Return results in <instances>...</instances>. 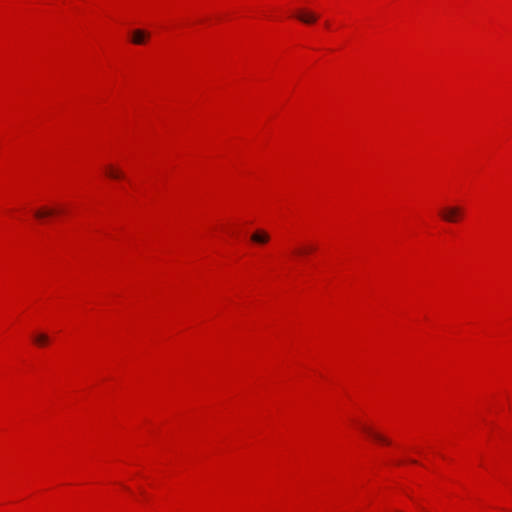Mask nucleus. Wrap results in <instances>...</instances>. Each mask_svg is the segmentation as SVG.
Returning a JSON list of instances; mask_svg holds the SVG:
<instances>
[{
  "mask_svg": "<svg viewBox=\"0 0 512 512\" xmlns=\"http://www.w3.org/2000/svg\"><path fill=\"white\" fill-rule=\"evenodd\" d=\"M313 250H314L313 246H303V247L295 249L294 253L297 256H304Z\"/></svg>",
  "mask_w": 512,
  "mask_h": 512,
  "instance_id": "nucleus-9",
  "label": "nucleus"
},
{
  "mask_svg": "<svg viewBox=\"0 0 512 512\" xmlns=\"http://www.w3.org/2000/svg\"><path fill=\"white\" fill-rule=\"evenodd\" d=\"M270 240V235L268 232L264 231V230H256L252 235H251V241H253L254 243L256 244H266L268 243Z\"/></svg>",
  "mask_w": 512,
  "mask_h": 512,
  "instance_id": "nucleus-3",
  "label": "nucleus"
},
{
  "mask_svg": "<svg viewBox=\"0 0 512 512\" xmlns=\"http://www.w3.org/2000/svg\"><path fill=\"white\" fill-rule=\"evenodd\" d=\"M57 212L58 211H56L54 209H49V208L43 207V208L36 210L34 215L37 219H44L46 217H50V216L54 215Z\"/></svg>",
  "mask_w": 512,
  "mask_h": 512,
  "instance_id": "nucleus-6",
  "label": "nucleus"
},
{
  "mask_svg": "<svg viewBox=\"0 0 512 512\" xmlns=\"http://www.w3.org/2000/svg\"><path fill=\"white\" fill-rule=\"evenodd\" d=\"M34 341L39 346H44L49 342V337L46 334H38L34 337Z\"/></svg>",
  "mask_w": 512,
  "mask_h": 512,
  "instance_id": "nucleus-8",
  "label": "nucleus"
},
{
  "mask_svg": "<svg viewBox=\"0 0 512 512\" xmlns=\"http://www.w3.org/2000/svg\"><path fill=\"white\" fill-rule=\"evenodd\" d=\"M463 209L459 206L445 207L440 211V216L444 221L456 222L462 216Z\"/></svg>",
  "mask_w": 512,
  "mask_h": 512,
  "instance_id": "nucleus-1",
  "label": "nucleus"
},
{
  "mask_svg": "<svg viewBox=\"0 0 512 512\" xmlns=\"http://www.w3.org/2000/svg\"><path fill=\"white\" fill-rule=\"evenodd\" d=\"M296 17L304 24H313L318 19V16L311 11H300Z\"/></svg>",
  "mask_w": 512,
  "mask_h": 512,
  "instance_id": "nucleus-4",
  "label": "nucleus"
},
{
  "mask_svg": "<svg viewBox=\"0 0 512 512\" xmlns=\"http://www.w3.org/2000/svg\"><path fill=\"white\" fill-rule=\"evenodd\" d=\"M150 37V33L148 31L142 29H136L132 32V43L136 45H143L146 43L147 39Z\"/></svg>",
  "mask_w": 512,
  "mask_h": 512,
  "instance_id": "nucleus-2",
  "label": "nucleus"
},
{
  "mask_svg": "<svg viewBox=\"0 0 512 512\" xmlns=\"http://www.w3.org/2000/svg\"><path fill=\"white\" fill-rule=\"evenodd\" d=\"M363 430L369 434L373 439L379 441V442H382L384 444H390V441L385 438L384 436H382L381 434L377 433V432H374L373 430H371L370 428L368 427H363Z\"/></svg>",
  "mask_w": 512,
  "mask_h": 512,
  "instance_id": "nucleus-7",
  "label": "nucleus"
},
{
  "mask_svg": "<svg viewBox=\"0 0 512 512\" xmlns=\"http://www.w3.org/2000/svg\"><path fill=\"white\" fill-rule=\"evenodd\" d=\"M105 174L111 179H121L124 177L123 172L112 164L105 166Z\"/></svg>",
  "mask_w": 512,
  "mask_h": 512,
  "instance_id": "nucleus-5",
  "label": "nucleus"
}]
</instances>
